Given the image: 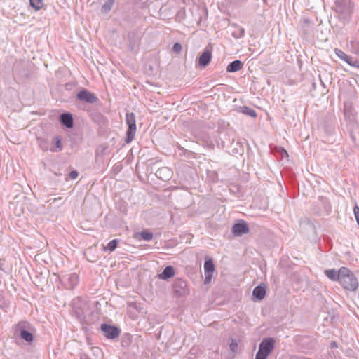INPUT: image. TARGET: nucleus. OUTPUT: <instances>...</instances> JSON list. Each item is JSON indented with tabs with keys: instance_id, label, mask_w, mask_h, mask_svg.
Here are the masks:
<instances>
[{
	"instance_id": "obj_5",
	"label": "nucleus",
	"mask_w": 359,
	"mask_h": 359,
	"mask_svg": "<svg viewBox=\"0 0 359 359\" xmlns=\"http://www.w3.org/2000/svg\"><path fill=\"white\" fill-rule=\"evenodd\" d=\"M173 291L176 296L184 297L189 293L187 281L182 278H176L173 283Z\"/></svg>"
},
{
	"instance_id": "obj_14",
	"label": "nucleus",
	"mask_w": 359,
	"mask_h": 359,
	"mask_svg": "<svg viewBox=\"0 0 359 359\" xmlns=\"http://www.w3.org/2000/svg\"><path fill=\"white\" fill-rule=\"evenodd\" d=\"M60 121L67 128H72L74 125L72 115L69 113H64L60 115Z\"/></svg>"
},
{
	"instance_id": "obj_23",
	"label": "nucleus",
	"mask_w": 359,
	"mask_h": 359,
	"mask_svg": "<svg viewBox=\"0 0 359 359\" xmlns=\"http://www.w3.org/2000/svg\"><path fill=\"white\" fill-rule=\"evenodd\" d=\"M114 3V0H107L101 8V12L104 14L108 13L111 10Z\"/></svg>"
},
{
	"instance_id": "obj_31",
	"label": "nucleus",
	"mask_w": 359,
	"mask_h": 359,
	"mask_svg": "<svg viewBox=\"0 0 359 359\" xmlns=\"http://www.w3.org/2000/svg\"><path fill=\"white\" fill-rule=\"evenodd\" d=\"M55 145H56V147H57L58 149H62V144H61V141H60V138H58V137H57V138H56V143H55Z\"/></svg>"
},
{
	"instance_id": "obj_16",
	"label": "nucleus",
	"mask_w": 359,
	"mask_h": 359,
	"mask_svg": "<svg viewBox=\"0 0 359 359\" xmlns=\"http://www.w3.org/2000/svg\"><path fill=\"white\" fill-rule=\"evenodd\" d=\"M252 294L257 300H262L266 295V287L261 285L255 287Z\"/></svg>"
},
{
	"instance_id": "obj_2",
	"label": "nucleus",
	"mask_w": 359,
	"mask_h": 359,
	"mask_svg": "<svg viewBox=\"0 0 359 359\" xmlns=\"http://www.w3.org/2000/svg\"><path fill=\"white\" fill-rule=\"evenodd\" d=\"M15 332L28 343L34 341V327L27 321H20L16 325Z\"/></svg>"
},
{
	"instance_id": "obj_15",
	"label": "nucleus",
	"mask_w": 359,
	"mask_h": 359,
	"mask_svg": "<svg viewBox=\"0 0 359 359\" xmlns=\"http://www.w3.org/2000/svg\"><path fill=\"white\" fill-rule=\"evenodd\" d=\"M175 276V269L172 266H167L163 271L158 275L161 280H168Z\"/></svg>"
},
{
	"instance_id": "obj_32",
	"label": "nucleus",
	"mask_w": 359,
	"mask_h": 359,
	"mask_svg": "<svg viewBox=\"0 0 359 359\" xmlns=\"http://www.w3.org/2000/svg\"><path fill=\"white\" fill-rule=\"evenodd\" d=\"M351 45H352V46H353H353H359V43H358V42H356V41H351Z\"/></svg>"
},
{
	"instance_id": "obj_34",
	"label": "nucleus",
	"mask_w": 359,
	"mask_h": 359,
	"mask_svg": "<svg viewBox=\"0 0 359 359\" xmlns=\"http://www.w3.org/2000/svg\"><path fill=\"white\" fill-rule=\"evenodd\" d=\"M357 52H359V48L357 47Z\"/></svg>"
},
{
	"instance_id": "obj_8",
	"label": "nucleus",
	"mask_w": 359,
	"mask_h": 359,
	"mask_svg": "<svg viewBox=\"0 0 359 359\" xmlns=\"http://www.w3.org/2000/svg\"><path fill=\"white\" fill-rule=\"evenodd\" d=\"M76 98L89 104H94L98 100L97 97L94 93L86 89L80 90L76 95Z\"/></svg>"
},
{
	"instance_id": "obj_25",
	"label": "nucleus",
	"mask_w": 359,
	"mask_h": 359,
	"mask_svg": "<svg viewBox=\"0 0 359 359\" xmlns=\"http://www.w3.org/2000/svg\"><path fill=\"white\" fill-rule=\"evenodd\" d=\"M30 6L35 8L36 11L40 10L43 5V0H29Z\"/></svg>"
},
{
	"instance_id": "obj_6",
	"label": "nucleus",
	"mask_w": 359,
	"mask_h": 359,
	"mask_svg": "<svg viewBox=\"0 0 359 359\" xmlns=\"http://www.w3.org/2000/svg\"><path fill=\"white\" fill-rule=\"evenodd\" d=\"M72 306L74 308L75 314L77 318L82 321L85 319V310L88 306L83 302L80 297H77L72 302Z\"/></svg>"
},
{
	"instance_id": "obj_24",
	"label": "nucleus",
	"mask_w": 359,
	"mask_h": 359,
	"mask_svg": "<svg viewBox=\"0 0 359 359\" xmlns=\"http://www.w3.org/2000/svg\"><path fill=\"white\" fill-rule=\"evenodd\" d=\"M118 243V239H113L106 246L104 247L103 250L104 251H109L110 252H111L116 248Z\"/></svg>"
},
{
	"instance_id": "obj_30",
	"label": "nucleus",
	"mask_w": 359,
	"mask_h": 359,
	"mask_svg": "<svg viewBox=\"0 0 359 359\" xmlns=\"http://www.w3.org/2000/svg\"><path fill=\"white\" fill-rule=\"evenodd\" d=\"M69 177L72 180H75L77 178V177L79 176V172L74 170H72L70 172H69Z\"/></svg>"
},
{
	"instance_id": "obj_10",
	"label": "nucleus",
	"mask_w": 359,
	"mask_h": 359,
	"mask_svg": "<svg viewBox=\"0 0 359 359\" xmlns=\"http://www.w3.org/2000/svg\"><path fill=\"white\" fill-rule=\"evenodd\" d=\"M335 4L337 11L341 13H348L353 8L351 0H336Z\"/></svg>"
},
{
	"instance_id": "obj_7",
	"label": "nucleus",
	"mask_w": 359,
	"mask_h": 359,
	"mask_svg": "<svg viewBox=\"0 0 359 359\" xmlns=\"http://www.w3.org/2000/svg\"><path fill=\"white\" fill-rule=\"evenodd\" d=\"M101 330L104 332L107 339H114L117 338L121 333L120 330L114 325L103 323L101 325Z\"/></svg>"
},
{
	"instance_id": "obj_13",
	"label": "nucleus",
	"mask_w": 359,
	"mask_h": 359,
	"mask_svg": "<svg viewBox=\"0 0 359 359\" xmlns=\"http://www.w3.org/2000/svg\"><path fill=\"white\" fill-rule=\"evenodd\" d=\"M212 53L210 50H205L199 57L198 65L202 67H206L210 62Z\"/></svg>"
},
{
	"instance_id": "obj_28",
	"label": "nucleus",
	"mask_w": 359,
	"mask_h": 359,
	"mask_svg": "<svg viewBox=\"0 0 359 359\" xmlns=\"http://www.w3.org/2000/svg\"><path fill=\"white\" fill-rule=\"evenodd\" d=\"M182 48V45L180 43L176 42L175 43H174L173 46H172V51L176 53H179L180 52H181Z\"/></svg>"
},
{
	"instance_id": "obj_20",
	"label": "nucleus",
	"mask_w": 359,
	"mask_h": 359,
	"mask_svg": "<svg viewBox=\"0 0 359 359\" xmlns=\"http://www.w3.org/2000/svg\"><path fill=\"white\" fill-rule=\"evenodd\" d=\"M204 273H213L215 271V264L211 259H205L204 263Z\"/></svg>"
},
{
	"instance_id": "obj_1",
	"label": "nucleus",
	"mask_w": 359,
	"mask_h": 359,
	"mask_svg": "<svg viewBox=\"0 0 359 359\" xmlns=\"http://www.w3.org/2000/svg\"><path fill=\"white\" fill-rule=\"evenodd\" d=\"M340 280L341 286L349 291H355L358 287V279L351 270L346 267L339 269Z\"/></svg>"
},
{
	"instance_id": "obj_26",
	"label": "nucleus",
	"mask_w": 359,
	"mask_h": 359,
	"mask_svg": "<svg viewBox=\"0 0 359 359\" xmlns=\"http://www.w3.org/2000/svg\"><path fill=\"white\" fill-rule=\"evenodd\" d=\"M142 238L144 241H149L153 238V233L149 231H143L140 233Z\"/></svg>"
},
{
	"instance_id": "obj_3",
	"label": "nucleus",
	"mask_w": 359,
	"mask_h": 359,
	"mask_svg": "<svg viewBox=\"0 0 359 359\" xmlns=\"http://www.w3.org/2000/svg\"><path fill=\"white\" fill-rule=\"evenodd\" d=\"M275 340L271 338H265L259 344V350L255 359H266L274 348Z\"/></svg>"
},
{
	"instance_id": "obj_11",
	"label": "nucleus",
	"mask_w": 359,
	"mask_h": 359,
	"mask_svg": "<svg viewBox=\"0 0 359 359\" xmlns=\"http://www.w3.org/2000/svg\"><path fill=\"white\" fill-rule=\"evenodd\" d=\"M62 281L68 289L72 290L78 284L79 276L76 273H70L62 277Z\"/></svg>"
},
{
	"instance_id": "obj_17",
	"label": "nucleus",
	"mask_w": 359,
	"mask_h": 359,
	"mask_svg": "<svg viewBox=\"0 0 359 359\" xmlns=\"http://www.w3.org/2000/svg\"><path fill=\"white\" fill-rule=\"evenodd\" d=\"M243 66V63L239 60H236L233 62H230L228 66L226 67V72H236L239 71L241 69H242Z\"/></svg>"
},
{
	"instance_id": "obj_27",
	"label": "nucleus",
	"mask_w": 359,
	"mask_h": 359,
	"mask_svg": "<svg viewBox=\"0 0 359 359\" xmlns=\"http://www.w3.org/2000/svg\"><path fill=\"white\" fill-rule=\"evenodd\" d=\"M229 347H230V350L234 353H238V343L236 342V340L234 339H232L231 340V342L229 345Z\"/></svg>"
},
{
	"instance_id": "obj_22",
	"label": "nucleus",
	"mask_w": 359,
	"mask_h": 359,
	"mask_svg": "<svg viewBox=\"0 0 359 359\" xmlns=\"http://www.w3.org/2000/svg\"><path fill=\"white\" fill-rule=\"evenodd\" d=\"M319 201L322 205L323 211L326 213H328L330 210L331 207L327 198L323 196H320L319 198Z\"/></svg>"
},
{
	"instance_id": "obj_29",
	"label": "nucleus",
	"mask_w": 359,
	"mask_h": 359,
	"mask_svg": "<svg viewBox=\"0 0 359 359\" xmlns=\"http://www.w3.org/2000/svg\"><path fill=\"white\" fill-rule=\"evenodd\" d=\"M213 276V273H205V280H204V284L207 285L209 284L210 282L212 280Z\"/></svg>"
},
{
	"instance_id": "obj_21",
	"label": "nucleus",
	"mask_w": 359,
	"mask_h": 359,
	"mask_svg": "<svg viewBox=\"0 0 359 359\" xmlns=\"http://www.w3.org/2000/svg\"><path fill=\"white\" fill-rule=\"evenodd\" d=\"M334 52L336 53V55L340 58L342 60L346 62L349 65H352L351 64V60H352V58L348 56V55H346L344 52H343L342 50H339V49H337L336 48L334 50Z\"/></svg>"
},
{
	"instance_id": "obj_12",
	"label": "nucleus",
	"mask_w": 359,
	"mask_h": 359,
	"mask_svg": "<svg viewBox=\"0 0 359 359\" xmlns=\"http://www.w3.org/2000/svg\"><path fill=\"white\" fill-rule=\"evenodd\" d=\"M155 175L158 178L163 181H167L170 179L172 171L168 167H162L156 170Z\"/></svg>"
},
{
	"instance_id": "obj_9",
	"label": "nucleus",
	"mask_w": 359,
	"mask_h": 359,
	"mask_svg": "<svg viewBox=\"0 0 359 359\" xmlns=\"http://www.w3.org/2000/svg\"><path fill=\"white\" fill-rule=\"evenodd\" d=\"M231 232L235 236H240L249 232V227L246 222L241 220L233 224Z\"/></svg>"
},
{
	"instance_id": "obj_4",
	"label": "nucleus",
	"mask_w": 359,
	"mask_h": 359,
	"mask_svg": "<svg viewBox=\"0 0 359 359\" xmlns=\"http://www.w3.org/2000/svg\"><path fill=\"white\" fill-rule=\"evenodd\" d=\"M126 121L128 125V130L126 131L125 142L128 144L133 140L136 133V120L134 113L126 114Z\"/></svg>"
},
{
	"instance_id": "obj_33",
	"label": "nucleus",
	"mask_w": 359,
	"mask_h": 359,
	"mask_svg": "<svg viewBox=\"0 0 359 359\" xmlns=\"http://www.w3.org/2000/svg\"><path fill=\"white\" fill-rule=\"evenodd\" d=\"M241 34L240 36H242L243 35V33H244V29H241Z\"/></svg>"
},
{
	"instance_id": "obj_19",
	"label": "nucleus",
	"mask_w": 359,
	"mask_h": 359,
	"mask_svg": "<svg viewBox=\"0 0 359 359\" xmlns=\"http://www.w3.org/2000/svg\"><path fill=\"white\" fill-rule=\"evenodd\" d=\"M237 111L241 112L243 114L249 116L252 118H256L257 116V112L247 106H241L237 108Z\"/></svg>"
},
{
	"instance_id": "obj_18",
	"label": "nucleus",
	"mask_w": 359,
	"mask_h": 359,
	"mask_svg": "<svg viewBox=\"0 0 359 359\" xmlns=\"http://www.w3.org/2000/svg\"><path fill=\"white\" fill-rule=\"evenodd\" d=\"M324 273L325 276L331 280L332 281H339L340 280V276H339V270L337 271L336 269H327L325 270Z\"/></svg>"
}]
</instances>
